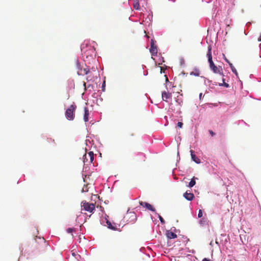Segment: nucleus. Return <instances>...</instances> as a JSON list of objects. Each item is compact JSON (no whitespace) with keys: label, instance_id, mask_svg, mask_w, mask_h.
<instances>
[{"label":"nucleus","instance_id":"nucleus-20","mask_svg":"<svg viewBox=\"0 0 261 261\" xmlns=\"http://www.w3.org/2000/svg\"><path fill=\"white\" fill-rule=\"evenodd\" d=\"M158 218H159L161 223L163 224H165V221L164 220V219L161 216V215H160L159 214H158Z\"/></svg>","mask_w":261,"mask_h":261},{"label":"nucleus","instance_id":"nucleus-14","mask_svg":"<svg viewBox=\"0 0 261 261\" xmlns=\"http://www.w3.org/2000/svg\"><path fill=\"white\" fill-rule=\"evenodd\" d=\"M89 70L87 69L86 68H85L84 69H80L77 71V74L80 75L87 74L89 73Z\"/></svg>","mask_w":261,"mask_h":261},{"label":"nucleus","instance_id":"nucleus-23","mask_svg":"<svg viewBox=\"0 0 261 261\" xmlns=\"http://www.w3.org/2000/svg\"><path fill=\"white\" fill-rule=\"evenodd\" d=\"M73 229L72 228H68L67 229V232H68V233H71L72 232V231H73Z\"/></svg>","mask_w":261,"mask_h":261},{"label":"nucleus","instance_id":"nucleus-1","mask_svg":"<svg viewBox=\"0 0 261 261\" xmlns=\"http://www.w3.org/2000/svg\"><path fill=\"white\" fill-rule=\"evenodd\" d=\"M76 109V106L73 103L68 108L65 113L66 118L70 121L73 120L75 117V112Z\"/></svg>","mask_w":261,"mask_h":261},{"label":"nucleus","instance_id":"nucleus-15","mask_svg":"<svg viewBox=\"0 0 261 261\" xmlns=\"http://www.w3.org/2000/svg\"><path fill=\"white\" fill-rule=\"evenodd\" d=\"M191 75H194L196 76H198L200 75V71L197 68H195L193 71L190 73Z\"/></svg>","mask_w":261,"mask_h":261},{"label":"nucleus","instance_id":"nucleus-31","mask_svg":"<svg viewBox=\"0 0 261 261\" xmlns=\"http://www.w3.org/2000/svg\"><path fill=\"white\" fill-rule=\"evenodd\" d=\"M202 93H201L199 94V97H200V98H201V96H202Z\"/></svg>","mask_w":261,"mask_h":261},{"label":"nucleus","instance_id":"nucleus-2","mask_svg":"<svg viewBox=\"0 0 261 261\" xmlns=\"http://www.w3.org/2000/svg\"><path fill=\"white\" fill-rule=\"evenodd\" d=\"M81 207L82 210H85L90 213H92L95 210V204L90 203L86 202V201H83L81 203Z\"/></svg>","mask_w":261,"mask_h":261},{"label":"nucleus","instance_id":"nucleus-9","mask_svg":"<svg viewBox=\"0 0 261 261\" xmlns=\"http://www.w3.org/2000/svg\"><path fill=\"white\" fill-rule=\"evenodd\" d=\"M184 197L188 200L191 201L194 198V195L192 193L186 192L184 194Z\"/></svg>","mask_w":261,"mask_h":261},{"label":"nucleus","instance_id":"nucleus-32","mask_svg":"<svg viewBox=\"0 0 261 261\" xmlns=\"http://www.w3.org/2000/svg\"><path fill=\"white\" fill-rule=\"evenodd\" d=\"M131 135L132 136H134L133 134H131V135Z\"/></svg>","mask_w":261,"mask_h":261},{"label":"nucleus","instance_id":"nucleus-13","mask_svg":"<svg viewBox=\"0 0 261 261\" xmlns=\"http://www.w3.org/2000/svg\"><path fill=\"white\" fill-rule=\"evenodd\" d=\"M166 236L167 237L170 239H175L177 237V235L175 233L170 231H167Z\"/></svg>","mask_w":261,"mask_h":261},{"label":"nucleus","instance_id":"nucleus-3","mask_svg":"<svg viewBox=\"0 0 261 261\" xmlns=\"http://www.w3.org/2000/svg\"><path fill=\"white\" fill-rule=\"evenodd\" d=\"M94 155L92 151H90L88 153H85L83 156V162L85 164H90L92 163L94 160Z\"/></svg>","mask_w":261,"mask_h":261},{"label":"nucleus","instance_id":"nucleus-25","mask_svg":"<svg viewBox=\"0 0 261 261\" xmlns=\"http://www.w3.org/2000/svg\"><path fill=\"white\" fill-rule=\"evenodd\" d=\"M105 85H106V82L105 81H104L103 82V84H102V91H105Z\"/></svg>","mask_w":261,"mask_h":261},{"label":"nucleus","instance_id":"nucleus-6","mask_svg":"<svg viewBox=\"0 0 261 261\" xmlns=\"http://www.w3.org/2000/svg\"><path fill=\"white\" fill-rule=\"evenodd\" d=\"M139 204L142 206L145 207L146 209L150 210L152 212H155V208L148 203H147L146 202L140 201Z\"/></svg>","mask_w":261,"mask_h":261},{"label":"nucleus","instance_id":"nucleus-8","mask_svg":"<svg viewBox=\"0 0 261 261\" xmlns=\"http://www.w3.org/2000/svg\"><path fill=\"white\" fill-rule=\"evenodd\" d=\"M132 218V220L129 221V222H134L136 220L137 217L136 214L134 212H129L127 213L126 216L124 217V218Z\"/></svg>","mask_w":261,"mask_h":261},{"label":"nucleus","instance_id":"nucleus-21","mask_svg":"<svg viewBox=\"0 0 261 261\" xmlns=\"http://www.w3.org/2000/svg\"><path fill=\"white\" fill-rule=\"evenodd\" d=\"M76 68H77V71L79 70H80V69H82L81 67V65L80 64V63H79L78 61L76 62Z\"/></svg>","mask_w":261,"mask_h":261},{"label":"nucleus","instance_id":"nucleus-26","mask_svg":"<svg viewBox=\"0 0 261 261\" xmlns=\"http://www.w3.org/2000/svg\"><path fill=\"white\" fill-rule=\"evenodd\" d=\"M209 133H210V134L212 136H214V135H215V133H214L212 130H209Z\"/></svg>","mask_w":261,"mask_h":261},{"label":"nucleus","instance_id":"nucleus-12","mask_svg":"<svg viewBox=\"0 0 261 261\" xmlns=\"http://www.w3.org/2000/svg\"><path fill=\"white\" fill-rule=\"evenodd\" d=\"M89 112L87 107L84 108V120L85 122H87L89 120Z\"/></svg>","mask_w":261,"mask_h":261},{"label":"nucleus","instance_id":"nucleus-30","mask_svg":"<svg viewBox=\"0 0 261 261\" xmlns=\"http://www.w3.org/2000/svg\"><path fill=\"white\" fill-rule=\"evenodd\" d=\"M162 72H164L163 69L162 67H161V73H162Z\"/></svg>","mask_w":261,"mask_h":261},{"label":"nucleus","instance_id":"nucleus-17","mask_svg":"<svg viewBox=\"0 0 261 261\" xmlns=\"http://www.w3.org/2000/svg\"><path fill=\"white\" fill-rule=\"evenodd\" d=\"M196 184V181L195 180V177H193V178L191 179V181L189 183L188 187L190 188L193 187Z\"/></svg>","mask_w":261,"mask_h":261},{"label":"nucleus","instance_id":"nucleus-4","mask_svg":"<svg viewBox=\"0 0 261 261\" xmlns=\"http://www.w3.org/2000/svg\"><path fill=\"white\" fill-rule=\"evenodd\" d=\"M210 68L213 72L216 74H219L222 76H224L223 73V69L221 66H217L215 65L213 61L210 62Z\"/></svg>","mask_w":261,"mask_h":261},{"label":"nucleus","instance_id":"nucleus-18","mask_svg":"<svg viewBox=\"0 0 261 261\" xmlns=\"http://www.w3.org/2000/svg\"><path fill=\"white\" fill-rule=\"evenodd\" d=\"M134 8L136 9H139V3L138 1H135L134 3Z\"/></svg>","mask_w":261,"mask_h":261},{"label":"nucleus","instance_id":"nucleus-29","mask_svg":"<svg viewBox=\"0 0 261 261\" xmlns=\"http://www.w3.org/2000/svg\"><path fill=\"white\" fill-rule=\"evenodd\" d=\"M225 60L229 64V63H231L228 59H227L226 58L225 59Z\"/></svg>","mask_w":261,"mask_h":261},{"label":"nucleus","instance_id":"nucleus-5","mask_svg":"<svg viewBox=\"0 0 261 261\" xmlns=\"http://www.w3.org/2000/svg\"><path fill=\"white\" fill-rule=\"evenodd\" d=\"M150 52L152 56H156L158 53V48L156 45H155L153 39L150 40Z\"/></svg>","mask_w":261,"mask_h":261},{"label":"nucleus","instance_id":"nucleus-7","mask_svg":"<svg viewBox=\"0 0 261 261\" xmlns=\"http://www.w3.org/2000/svg\"><path fill=\"white\" fill-rule=\"evenodd\" d=\"M162 97L164 101H168L169 99H171L172 94L169 92L163 91L162 93Z\"/></svg>","mask_w":261,"mask_h":261},{"label":"nucleus","instance_id":"nucleus-19","mask_svg":"<svg viewBox=\"0 0 261 261\" xmlns=\"http://www.w3.org/2000/svg\"><path fill=\"white\" fill-rule=\"evenodd\" d=\"M222 81H223V83L222 84H220L219 85L220 86H225V87H227V88L228 87H229V85L225 82V80L224 79H223Z\"/></svg>","mask_w":261,"mask_h":261},{"label":"nucleus","instance_id":"nucleus-11","mask_svg":"<svg viewBox=\"0 0 261 261\" xmlns=\"http://www.w3.org/2000/svg\"><path fill=\"white\" fill-rule=\"evenodd\" d=\"M190 152H191V158L193 160V161L197 164H199L200 163V160L196 156V155L194 153V151L192 150H191Z\"/></svg>","mask_w":261,"mask_h":261},{"label":"nucleus","instance_id":"nucleus-28","mask_svg":"<svg viewBox=\"0 0 261 261\" xmlns=\"http://www.w3.org/2000/svg\"><path fill=\"white\" fill-rule=\"evenodd\" d=\"M202 261H211L210 259H207L206 258H204Z\"/></svg>","mask_w":261,"mask_h":261},{"label":"nucleus","instance_id":"nucleus-10","mask_svg":"<svg viewBox=\"0 0 261 261\" xmlns=\"http://www.w3.org/2000/svg\"><path fill=\"white\" fill-rule=\"evenodd\" d=\"M206 56L208 58V63L212 62L213 59H212V47L211 45H209L208 46V51H207Z\"/></svg>","mask_w":261,"mask_h":261},{"label":"nucleus","instance_id":"nucleus-27","mask_svg":"<svg viewBox=\"0 0 261 261\" xmlns=\"http://www.w3.org/2000/svg\"><path fill=\"white\" fill-rule=\"evenodd\" d=\"M107 224H108L109 225H111V227H110V226H109V228H111V229H113V227L112 226V225H111V224L110 222H109V223H108V222H107Z\"/></svg>","mask_w":261,"mask_h":261},{"label":"nucleus","instance_id":"nucleus-22","mask_svg":"<svg viewBox=\"0 0 261 261\" xmlns=\"http://www.w3.org/2000/svg\"><path fill=\"white\" fill-rule=\"evenodd\" d=\"M202 211L201 210H199L198 212V218H201L202 216Z\"/></svg>","mask_w":261,"mask_h":261},{"label":"nucleus","instance_id":"nucleus-16","mask_svg":"<svg viewBox=\"0 0 261 261\" xmlns=\"http://www.w3.org/2000/svg\"><path fill=\"white\" fill-rule=\"evenodd\" d=\"M229 66L231 68L232 71L236 75V76H238V73L235 68V67L233 66L232 63H229Z\"/></svg>","mask_w":261,"mask_h":261},{"label":"nucleus","instance_id":"nucleus-24","mask_svg":"<svg viewBox=\"0 0 261 261\" xmlns=\"http://www.w3.org/2000/svg\"><path fill=\"white\" fill-rule=\"evenodd\" d=\"M182 125H183V123L181 122H178L177 123V126L178 127H179V128H181L182 127Z\"/></svg>","mask_w":261,"mask_h":261}]
</instances>
